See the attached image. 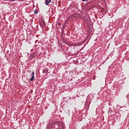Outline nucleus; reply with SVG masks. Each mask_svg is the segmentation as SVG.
Wrapping results in <instances>:
<instances>
[{"instance_id": "obj_1", "label": "nucleus", "mask_w": 129, "mask_h": 129, "mask_svg": "<svg viewBox=\"0 0 129 129\" xmlns=\"http://www.w3.org/2000/svg\"><path fill=\"white\" fill-rule=\"evenodd\" d=\"M55 129H65L64 125L60 122H55L52 124Z\"/></svg>"}, {"instance_id": "obj_2", "label": "nucleus", "mask_w": 129, "mask_h": 129, "mask_svg": "<svg viewBox=\"0 0 129 129\" xmlns=\"http://www.w3.org/2000/svg\"><path fill=\"white\" fill-rule=\"evenodd\" d=\"M32 77L30 79V81H33L35 78V72H33L31 74Z\"/></svg>"}, {"instance_id": "obj_3", "label": "nucleus", "mask_w": 129, "mask_h": 129, "mask_svg": "<svg viewBox=\"0 0 129 129\" xmlns=\"http://www.w3.org/2000/svg\"><path fill=\"white\" fill-rule=\"evenodd\" d=\"M50 3H51V0H46L45 5L48 6Z\"/></svg>"}, {"instance_id": "obj_4", "label": "nucleus", "mask_w": 129, "mask_h": 129, "mask_svg": "<svg viewBox=\"0 0 129 129\" xmlns=\"http://www.w3.org/2000/svg\"><path fill=\"white\" fill-rule=\"evenodd\" d=\"M43 73H48V70L47 69H44L43 70V71H42Z\"/></svg>"}, {"instance_id": "obj_5", "label": "nucleus", "mask_w": 129, "mask_h": 129, "mask_svg": "<svg viewBox=\"0 0 129 129\" xmlns=\"http://www.w3.org/2000/svg\"><path fill=\"white\" fill-rule=\"evenodd\" d=\"M34 14H38V10H36L34 11Z\"/></svg>"}, {"instance_id": "obj_6", "label": "nucleus", "mask_w": 129, "mask_h": 129, "mask_svg": "<svg viewBox=\"0 0 129 129\" xmlns=\"http://www.w3.org/2000/svg\"><path fill=\"white\" fill-rule=\"evenodd\" d=\"M67 113H69V109L67 110Z\"/></svg>"}, {"instance_id": "obj_7", "label": "nucleus", "mask_w": 129, "mask_h": 129, "mask_svg": "<svg viewBox=\"0 0 129 129\" xmlns=\"http://www.w3.org/2000/svg\"><path fill=\"white\" fill-rule=\"evenodd\" d=\"M83 1V2H87V1H88V0H82Z\"/></svg>"}]
</instances>
